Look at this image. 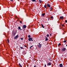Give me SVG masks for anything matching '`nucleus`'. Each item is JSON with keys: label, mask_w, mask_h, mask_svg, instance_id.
Listing matches in <instances>:
<instances>
[{"label": "nucleus", "mask_w": 67, "mask_h": 67, "mask_svg": "<svg viewBox=\"0 0 67 67\" xmlns=\"http://www.w3.org/2000/svg\"><path fill=\"white\" fill-rule=\"evenodd\" d=\"M45 8H47V6L45 5L44 6Z\"/></svg>", "instance_id": "nucleus-18"}, {"label": "nucleus", "mask_w": 67, "mask_h": 67, "mask_svg": "<svg viewBox=\"0 0 67 67\" xmlns=\"http://www.w3.org/2000/svg\"><path fill=\"white\" fill-rule=\"evenodd\" d=\"M45 39H46L45 40V41H48V37H47L46 36H45Z\"/></svg>", "instance_id": "nucleus-8"}, {"label": "nucleus", "mask_w": 67, "mask_h": 67, "mask_svg": "<svg viewBox=\"0 0 67 67\" xmlns=\"http://www.w3.org/2000/svg\"><path fill=\"white\" fill-rule=\"evenodd\" d=\"M31 1H32V2H36V1L35 0H31Z\"/></svg>", "instance_id": "nucleus-13"}, {"label": "nucleus", "mask_w": 67, "mask_h": 67, "mask_svg": "<svg viewBox=\"0 0 67 67\" xmlns=\"http://www.w3.org/2000/svg\"><path fill=\"white\" fill-rule=\"evenodd\" d=\"M45 14V13H44L43 14H42L41 15L42 16H44Z\"/></svg>", "instance_id": "nucleus-10"}, {"label": "nucleus", "mask_w": 67, "mask_h": 67, "mask_svg": "<svg viewBox=\"0 0 67 67\" xmlns=\"http://www.w3.org/2000/svg\"><path fill=\"white\" fill-rule=\"evenodd\" d=\"M47 65L48 66H51V63L49 62L47 64Z\"/></svg>", "instance_id": "nucleus-7"}, {"label": "nucleus", "mask_w": 67, "mask_h": 67, "mask_svg": "<svg viewBox=\"0 0 67 67\" xmlns=\"http://www.w3.org/2000/svg\"><path fill=\"white\" fill-rule=\"evenodd\" d=\"M47 6H48V7H49V8L51 7L50 5H49V4H47Z\"/></svg>", "instance_id": "nucleus-11"}, {"label": "nucleus", "mask_w": 67, "mask_h": 67, "mask_svg": "<svg viewBox=\"0 0 67 67\" xmlns=\"http://www.w3.org/2000/svg\"><path fill=\"white\" fill-rule=\"evenodd\" d=\"M4 35H5V34H3Z\"/></svg>", "instance_id": "nucleus-41"}, {"label": "nucleus", "mask_w": 67, "mask_h": 67, "mask_svg": "<svg viewBox=\"0 0 67 67\" xmlns=\"http://www.w3.org/2000/svg\"><path fill=\"white\" fill-rule=\"evenodd\" d=\"M19 66L21 65V64H20V63H19Z\"/></svg>", "instance_id": "nucleus-30"}, {"label": "nucleus", "mask_w": 67, "mask_h": 67, "mask_svg": "<svg viewBox=\"0 0 67 67\" xmlns=\"http://www.w3.org/2000/svg\"><path fill=\"white\" fill-rule=\"evenodd\" d=\"M51 34H50V36H51Z\"/></svg>", "instance_id": "nucleus-38"}, {"label": "nucleus", "mask_w": 67, "mask_h": 67, "mask_svg": "<svg viewBox=\"0 0 67 67\" xmlns=\"http://www.w3.org/2000/svg\"><path fill=\"white\" fill-rule=\"evenodd\" d=\"M8 43H9V40L8 39Z\"/></svg>", "instance_id": "nucleus-26"}, {"label": "nucleus", "mask_w": 67, "mask_h": 67, "mask_svg": "<svg viewBox=\"0 0 67 67\" xmlns=\"http://www.w3.org/2000/svg\"><path fill=\"white\" fill-rule=\"evenodd\" d=\"M66 46L67 47V44L66 45Z\"/></svg>", "instance_id": "nucleus-42"}, {"label": "nucleus", "mask_w": 67, "mask_h": 67, "mask_svg": "<svg viewBox=\"0 0 67 67\" xmlns=\"http://www.w3.org/2000/svg\"><path fill=\"white\" fill-rule=\"evenodd\" d=\"M64 43H65L66 42V41H64L63 42Z\"/></svg>", "instance_id": "nucleus-23"}, {"label": "nucleus", "mask_w": 67, "mask_h": 67, "mask_svg": "<svg viewBox=\"0 0 67 67\" xmlns=\"http://www.w3.org/2000/svg\"><path fill=\"white\" fill-rule=\"evenodd\" d=\"M18 29L19 30H20V29H21V27H20V26H19L18 27Z\"/></svg>", "instance_id": "nucleus-17"}, {"label": "nucleus", "mask_w": 67, "mask_h": 67, "mask_svg": "<svg viewBox=\"0 0 67 67\" xmlns=\"http://www.w3.org/2000/svg\"><path fill=\"white\" fill-rule=\"evenodd\" d=\"M59 66H60V67H63V65L62 64H59Z\"/></svg>", "instance_id": "nucleus-9"}, {"label": "nucleus", "mask_w": 67, "mask_h": 67, "mask_svg": "<svg viewBox=\"0 0 67 67\" xmlns=\"http://www.w3.org/2000/svg\"><path fill=\"white\" fill-rule=\"evenodd\" d=\"M34 67H36V66L35 65L34 66Z\"/></svg>", "instance_id": "nucleus-37"}, {"label": "nucleus", "mask_w": 67, "mask_h": 67, "mask_svg": "<svg viewBox=\"0 0 67 67\" xmlns=\"http://www.w3.org/2000/svg\"><path fill=\"white\" fill-rule=\"evenodd\" d=\"M66 48H64L61 49L62 52L64 54L65 53V51H66Z\"/></svg>", "instance_id": "nucleus-1"}, {"label": "nucleus", "mask_w": 67, "mask_h": 67, "mask_svg": "<svg viewBox=\"0 0 67 67\" xmlns=\"http://www.w3.org/2000/svg\"><path fill=\"white\" fill-rule=\"evenodd\" d=\"M26 26L25 25H23V30L24 31H25V29H26Z\"/></svg>", "instance_id": "nucleus-2"}, {"label": "nucleus", "mask_w": 67, "mask_h": 67, "mask_svg": "<svg viewBox=\"0 0 67 67\" xmlns=\"http://www.w3.org/2000/svg\"><path fill=\"white\" fill-rule=\"evenodd\" d=\"M49 61H52V60H51L49 58Z\"/></svg>", "instance_id": "nucleus-27"}, {"label": "nucleus", "mask_w": 67, "mask_h": 67, "mask_svg": "<svg viewBox=\"0 0 67 67\" xmlns=\"http://www.w3.org/2000/svg\"><path fill=\"white\" fill-rule=\"evenodd\" d=\"M22 47L21 46H19V48H20V47Z\"/></svg>", "instance_id": "nucleus-35"}, {"label": "nucleus", "mask_w": 67, "mask_h": 67, "mask_svg": "<svg viewBox=\"0 0 67 67\" xmlns=\"http://www.w3.org/2000/svg\"><path fill=\"white\" fill-rule=\"evenodd\" d=\"M65 22H66V23H67V20H66L65 21Z\"/></svg>", "instance_id": "nucleus-28"}, {"label": "nucleus", "mask_w": 67, "mask_h": 67, "mask_svg": "<svg viewBox=\"0 0 67 67\" xmlns=\"http://www.w3.org/2000/svg\"><path fill=\"white\" fill-rule=\"evenodd\" d=\"M39 1L40 3H41V2H42V0H40Z\"/></svg>", "instance_id": "nucleus-16"}, {"label": "nucleus", "mask_w": 67, "mask_h": 67, "mask_svg": "<svg viewBox=\"0 0 67 67\" xmlns=\"http://www.w3.org/2000/svg\"><path fill=\"white\" fill-rule=\"evenodd\" d=\"M31 37L30 35H29L28 36V37L29 38H30Z\"/></svg>", "instance_id": "nucleus-19"}, {"label": "nucleus", "mask_w": 67, "mask_h": 67, "mask_svg": "<svg viewBox=\"0 0 67 67\" xmlns=\"http://www.w3.org/2000/svg\"><path fill=\"white\" fill-rule=\"evenodd\" d=\"M19 37V35H17L15 37H14V39H17L18 37Z\"/></svg>", "instance_id": "nucleus-4"}, {"label": "nucleus", "mask_w": 67, "mask_h": 67, "mask_svg": "<svg viewBox=\"0 0 67 67\" xmlns=\"http://www.w3.org/2000/svg\"><path fill=\"white\" fill-rule=\"evenodd\" d=\"M50 9L51 10H53V8L52 7Z\"/></svg>", "instance_id": "nucleus-20"}, {"label": "nucleus", "mask_w": 67, "mask_h": 67, "mask_svg": "<svg viewBox=\"0 0 67 67\" xmlns=\"http://www.w3.org/2000/svg\"><path fill=\"white\" fill-rule=\"evenodd\" d=\"M20 29V31H21L22 30V29Z\"/></svg>", "instance_id": "nucleus-40"}, {"label": "nucleus", "mask_w": 67, "mask_h": 67, "mask_svg": "<svg viewBox=\"0 0 67 67\" xmlns=\"http://www.w3.org/2000/svg\"><path fill=\"white\" fill-rule=\"evenodd\" d=\"M41 25L42 26L43 28H44V26H43V25L41 24Z\"/></svg>", "instance_id": "nucleus-15"}, {"label": "nucleus", "mask_w": 67, "mask_h": 67, "mask_svg": "<svg viewBox=\"0 0 67 67\" xmlns=\"http://www.w3.org/2000/svg\"><path fill=\"white\" fill-rule=\"evenodd\" d=\"M51 19H53V17L51 16Z\"/></svg>", "instance_id": "nucleus-29"}, {"label": "nucleus", "mask_w": 67, "mask_h": 67, "mask_svg": "<svg viewBox=\"0 0 67 67\" xmlns=\"http://www.w3.org/2000/svg\"><path fill=\"white\" fill-rule=\"evenodd\" d=\"M32 39H33V38L32 37H30L28 38V40L29 41H34V40H33Z\"/></svg>", "instance_id": "nucleus-3"}, {"label": "nucleus", "mask_w": 67, "mask_h": 67, "mask_svg": "<svg viewBox=\"0 0 67 67\" xmlns=\"http://www.w3.org/2000/svg\"><path fill=\"white\" fill-rule=\"evenodd\" d=\"M20 48H21V49H24V48H23V47H21Z\"/></svg>", "instance_id": "nucleus-25"}, {"label": "nucleus", "mask_w": 67, "mask_h": 67, "mask_svg": "<svg viewBox=\"0 0 67 67\" xmlns=\"http://www.w3.org/2000/svg\"><path fill=\"white\" fill-rule=\"evenodd\" d=\"M39 45H38V46L39 47V48H41L42 47V44H40V43H38Z\"/></svg>", "instance_id": "nucleus-6"}, {"label": "nucleus", "mask_w": 67, "mask_h": 67, "mask_svg": "<svg viewBox=\"0 0 67 67\" xmlns=\"http://www.w3.org/2000/svg\"><path fill=\"white\" fill-rule=\"evenodd\" d=\"M20 39L21 40H23L24 39L23 38H20Z\"/></svg>", "instance_id": "nucleus-22"}, {"label": "nucleus", "mask_w": 67, "mask_h": 67, "mask_svg": "<svg viewBox=\"0 0 67 67\" xmlns=\"http://www.w3.org/2000/svg\"><path fill=\"white\" fill-rule=\"evenodd\" d=\"M20 23H22V22L21 21H20Z\"/></svg>", "instance_id": "nucleus-32"}, {"label": "nucleus", "mask_w": 67, "mask_h": 67, "mask_svg": "<svg viewBox=\"0 0 67 67\" xmlns=\"http://www.w3.org/2000/svg\"><path fill=\"white\" fill-rule=\"evenodd\" d=\"M24 47H26V46L24 45Z\"/></svg>", "instance_id": "nucleus-36"}, {"label": "nucleus", "mask_w": 67, "mask_h": 67, "mask_svg": "<svg viewBox=\"0 0 67 67\" xmlns=\"http://www.w3.org/2000/svg\"><path fill=\"white\" fill-rule=\"evenodd\" d=\"M49 35H48V34H47V37H49Z\"/></svg>", "instance_id": "nucleus-21"}, {"label": "nucleus", "mask_w": 67, "mask_h": 67, "mask_svg": "<svg viewBox=\"0 0 67 67\" xmlns=\"http://www.w3.org/2000/svg\"><path fill=\"white\" fill-rule=\"evenodd\" d=\"M62 26H64V25H62Z\"/></svg>", "instance_id": "nucleus-39"}, {"label": "nucleus", "mask_w": 67, "mask_h": 67, "mask_svg": "<svg viewBox=\"0 0 67 67\" xmlns=\"http://www.w3.org/2000/svg\"><path fill=\"white\" fill-rule=\"evenodd\" d=\"M33 46H31L30 47V48H31Z\"/></svg>", "instance_id": "nucleus-24"}, {"label": "nucleus", "mask_w": 67, "mask_h": 67, "mask_svg": "<svg viewBox=\"0 0 67 67\" xmlns=\"http://www.w3.org/2000/svg\"><path fill=\"white\" fill-rule=\"evenodd\" d=\"M17 32L16 30H13L12 31L13 33V34H16Z\"/></svg>", "instance_id": "nucleus-5"}, {"label": "nucleus", "mask_w": 67, "mask_h": 67, "mask_svg": "<svg viewBox=\"0 0 67 67\" xmlns=\"http://www.w3.org/2000/svg\"><path fill=\"white\" fill-rule=\"evenodd\" d=\"M46 65H44V67H46Z\"/></svg>", "instance_id": "nucleus-34"}, {"label": "nucleus", "mask_w": 67, "mask_h": 67, "mask_svg": "<svg viewBox=\"0 0 67 67\" xmlns=\"http://www.w3.org/2000/svg\"><path fill=\"white\" fill-rule=\"evenodd\" d=\"M60 19H63L64 17L63 16H61L60 17Z\"/></svg>", "instance_id": "nucleus-12"}, {"label": "nucleus", "mask_w": 67, "mask_h": 67, "mask_svg": "<svg viewBox=\"0 0 67 67\" xmlns=\"http://www.w3.org/2000/svg\"><path fill=\"white\" fill-rule=\"evenodd\" d=\"M19 67H22V66H21V65H19Z\"/></svg>", "instance_id": "nucleus-33"}, {"label": "nucleus", "mask_w": 67, "mask_h": 67, "mask_svg": "<svg viewBox=\"0 0 67 67\" xmlns=\"http://www.w3.org/2000/svg\"><path fill=\"white\" fill-rule=\"evenodd\" d=\"M10 0V1H12H12H13V0Z\"/></svg>", "instance_id": "nucleus-31"}, {"label": "nucleus", "mask_w": 67, "mask_h": 67, "mask_svg": "<svg viewBox=\"0 0 67 67\" xmlns=\"http://www.w3.org/2000/svg\"><path fill=\"white\" fill-rule=\"evenodd\" d=\"M61 44H62L61 43H59L58 44V45L59 47V46H60L61 45Z\"/></svg>", "instance_id": "nucleus-14"}]
</instances>
